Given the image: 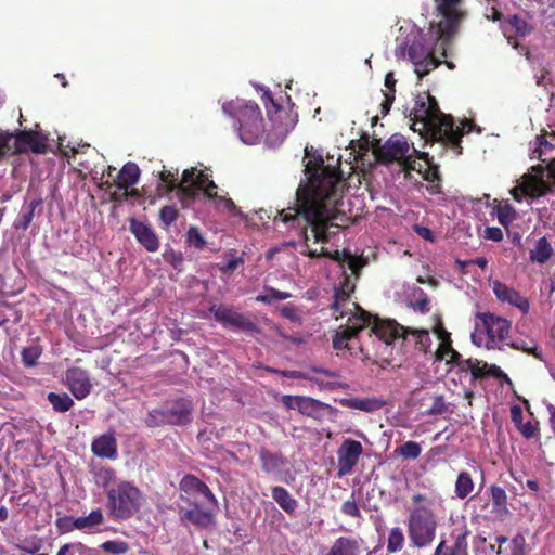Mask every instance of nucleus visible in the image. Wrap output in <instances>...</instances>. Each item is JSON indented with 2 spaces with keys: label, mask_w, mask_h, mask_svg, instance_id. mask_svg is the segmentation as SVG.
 I'll list each match as a JSON object with an SVG mask.
<instances>
[{
  "label": "nucleus",
  "mask_w": 555,
  "mask_h": 555,
  "mask_svg": "<svg viewBox=\"0 0 555 555\" xmlns=\"http://www.w3.org/2000/svg\"><path fill=\"white\" fill-rule=\"evenodd\" d=\"M313 147L306 146L305 175L307 182L300 183L296 191L293 206L278 210L274 222H282L287 229L299 232L308 241V228L314 242L326 243L331 240L332 227L337 216L344 192V181L340 171L324 165L323 157L312 153Z\"/></svg>",
  "instance_id": "nucleus-1"
},
{
  "label": "nucleus",
  "mask_w": 555,
  "mask_h": 555,
  "mask_svg": "<svg viewBox=\"0 0 555 555\" xmlns=\"http://www.w3.org/2000/svg\"><path fill=\"white\" fill-rule=\"evenodd\" d=\"M357 312L348 319V324L340 326L333 338V348L336 350L351 349L348 341L353 339L361 331L370 326L369 334L376 335L386 345H391L399 338L406 339L409 327H404L395 320H383L363 310L352 302Z\"/></svg>",
  "instance_id": "nucleus-2"
},
{
  "label": "nucleus",
  "mask_w": 555,
  "mask_h": 555,
  "mask_svg": "<svg viewBox=\"0 0 555 555\" xmlns=\"http://www.w3.org/2000/svg\"><path fill=\"white\" fill-rule=\"evenodd\" d=\"M412 128L421 124L422 129L438 142H449L459 146V133L454 131V120L451 115L443 114L435 96L429 92L418 93L414 99V107L410 113Z\"/></svg>",
  "instance_id": "nucleus-3"
},
{
  "label": "nucleus",
  "mask_w": 555,
  "mask_h": 555,
  "mask_svg": "<svg viewBox=\"0 0 555 555\" xmlns=\"http://www.w3.org/2000/svg\"><path fill=\"white\" fill-rule=\"evenodd\" d=\"M222 112L235 120L234 127L245 144H256L263 131L261 111L255 102L235 99L223 103Z\"/></svg>",
  "instance_id": "nucleus-4"
},
{
  "label": "nucleus",
  "mask_w": 555,
  "mask_h": 555,
  "mask_svg": "<svg viewBox=\"0 0 555 555\" xmlns=\"http://www.w3.org/2000/svg\"><path fill=\"white\" fill-rule=\"evenodd\" d=\"M428 35H430V42L427 41L422 33L409 35L405 41L398 44L395 50L397 60L405 59L408 55L409 60L414 64V72L420 79L440 65V61L435 56L433 47V41L437 42L438 40L435 39L430 31ZM440 41L442 44H446L442 40Z\"/></svg>",
  "instance_id": "nucleus-5"
},
{
  "label": "nucleus",
  "mask_w": 555,
  "mask_h": 555,
  "mask_svg": "<svg viewBox=\"0 0 555 555\" xmlns=\"http://www.w3.org/2000/svg\"><path fill=\"white\" fill-rule=\"evenodd\" d=\"M479 323L476 325V334L473 335V341L477 346L483 345L488 350H502L505 345H509L507 339L511 332V322L502 317L490 312L477 313Z\"/></svg>",
  "instance_id": "nucleus-6"
},
{
  "label": "nucleus",
  "mask_w": 555,
  "mask_h": 555,
  "mask_svg": "<svg viewBox=\"0 0 555 555\" xmlns=\"http://www.w3.org/2000/svg\"><path fill=\"white\" fill-rule=\"evenodd\" d=\"M410 545L417 550L429 547L436 539L438 519L434 511L425 506L411 509L406 518Z\"/></svg>",
  "instance_id": "nucleus-7"
},
{
  "label": "nucleus",
  "mask_w": 555,
  "mask_h": 555,
  "mask_svg": "<svg viewBox=\"0 0 555 555\" xmlns=\"http://www.w3.org/2000/svg\"><path fill=\"white\" fill-rule=\"evenodd\" d=\"M142 493L130 481H120L107 490L108 514L114 520H127L140 511Z\"/></svg>",
  "instance_id": "nucleus-8"
},
{
  "label": "nucleus",
  "mask_w": 555,
  "mask_h": 555,
  "mask_svg": "<svg viewBox=\"0 0 555 555\" xmlns=\"http://www.w3.org/2000/svg\"><path fill=\"white\" fill-rule=\"evenodd\" d=\"M440 21L430 24V33L436 40L450 41L466 17L462 9L463 0H434Z\"/></svg>",
  "instance_id": "nucleus-9"
},
{
  "label": "nucleus",
  "mask_w": 555,
  "mask_h": 555,
  "mask_svg": "<svg viewBox=\"0 0 555 555\" xmlns=\"http://www.w3.org/2000/svg\"><path fill=\"white\" fill-rule=\"evenodd\" d=\"M376 144L374 154L378 163L388 165L397 162L408 171L422 172L421 163L411 158V146L402 134H392L383 145H379V140H376Z\"/></svg>",
  "instance_id": "nucleus-10"
},
{
  "label": "nucleus",
  "mask_w": 555,
  "mask_h": 555,
  "mask_svg": "<svg viewBox=\"0 0 555 555\" xmlns=\"http://www.w3.org/2000/svg\"><path fill=\"white\" fill-rule=\"evenodd\" d=\"M209 176L195 167L184 169L180 180L179 203L182 209L193 208L201 197L202 189L209 181Z\"/></svg>",
  "instance_id": "nucleus-11"
},
{
  "label": "nucleus",
  "mask_w": 555,
  "mask_h": 555,
  "mask_svg": "<svg viewBox=\"0 0 555 555\" xmlns=\"http://www.w3.org/2000/svg\"><path fill=\"white\" fill-rule=\"evenodd\" d=\"M533 173H528L522 177L521 186H516L511 190V194L518 203L522 201L524 195L532 198H538L546 195L552 191V185L545 179V170L543 167H533Z\"/></svg>",
  "instance_id": "nucleus-12"
},
{
  "label": "nucleus",
  "mask_w": 555,
  "mask_h": 555,
  "mask_svg": "<svg viewBox=\"0 0 555 555\" xmlns=\"http://www.w3.org/2000/svg\"><path fill=\"white\" fill-rule=\"evenodd\" d=\"M13 150L12 155H22L29 152L46 154L48 152V137L33 129L16 130L11 132Z\"/></svg>",
  "instance_id": "nucleus-13"
},
{
  "label": "nucleus",
  "mask_w": 555,
  "mask_h": 555,
  "mask_svg": "<svg viewBox=\"0 0 555 555\" xmlns=\"http://www.w3.org/2000/svg\"><path fill=\"white\" fill-rule=\"evenodd\" d=\"M209 311L214 314L215 320L223 326H231L246 333H260L256 323L231 306L214 305Z\"/></svg>",
  "instance_id": "nucleus-14"
},
{
  "label": "nucleus",
  "mask_w": 555,
  "mask_h": 555,
  "mask_svg": "<svg viewBox=\"0 0 555 555\" xmlns=\"http://www.w3.org/2000/svg\"><path fill=\"white\" fill-rule=\"evenodd\" d=\"M470 534L465 522L455 525L450 532V543L441 539L433 555H469L467 538Z\"/></svg>",
  "instance_id": "nucleus-15"
},
{
  "label": "nucleus",
  "mask_w": 555,
  "mask_h": 555,
  "mask_svg": "<svg viewBox=\"0 0 555 555\" xmlns=\"http://www.w3.org/2000/svg\"><path fill=\"white\" fill-rule=\"evenodd\" d=\"M362 453L363 447L360 441L350 438L345 439L337 450V476L341 478L351 473Z\"/></svg>",
  "instance_id": "nucleus-16"
},
{
  "label": "nucleus",
  "mask_w": 555,
  "mask_h": 555,
  "mask_svg": "<svg viewBox=\"0 0 555 555\" xmlns=\"http://www.w3.org/2000/svg\"><path fill=\"white\" fill-rule=\"evenodd\" d=\"M281 402L288 410H297L302 415L319 420L328 404L311 397L284 395Z\"/></svg>",
  "instance_id": "nucleus-17"
},
{
  "label": "nucleus",
  "mask_w": 555,
  "mask_h": 555,
  "mask_svg": "<svg viewBox=\"0 0 555 555\" xmlns=\"http://www.w3.org/2000/svg\"><path fill=\"white\" fill-rule=\"evenodd\" d=\"M179 488L185 494V496L181 495L182 500H186L189 504L197 500L196 496H201L203 499L202 501L207 502L209 505H217V500L211 490L204 481L194 475H185L181 479Z\"/></svg>",
  "instance_id": "nucleus-18"
},
{
  "label": "nucleus",
  "mask_w": 555,
  "mask_h": 555,
  "mask_svg": "<svg viewBox=\"0 0 555 555\" xmlns=\"http://www.w3.org/2000/svg\"><path fill=\"white\" fill-rule=\"evenodd\" d=\"M65 385L77 400L87 398L93 388L88 371L81 367H69L65 372Z\"/></svg>",
  "instance_id": "nucleus-19"
},
{
  "label": "nucleus",
  "mask_w": 555,
  "mask_h": 555,
  "mask_svg": "<svg viewBox=\"0 0 555 555\" xmlns=\"http://www.w3.org/2000/svg\"><path fill=\"white\" fill-rule=\"evenodd\" d=\"M266 95L271 104L270 106L267 105V113L273 128L279 135H287L297 124L296 116H293L291 111H285L282 106L278 105L269 93H266Z\"/></svg>",
  "instance_id": "nucleus-20"
},
{
  "label": "nucleus",
  "mask_w": 555,
  "mask_h": 555,
  "mask_svg": "<svg viewBox=\"0 0 555 555\" xmlns=\"http://www.w3.org/2000/svg\"><path fill=\"white\" fill-rule=\"evenodd\" d=\"M466 371H469L473 377V380L483 379L487 377H494L502 383L507 385H512V379L509 376L502 371L500 366L496 364H488L487 362L478 359H466Z\"/></svg>",
  "instance_id": "nucleus-21"
},
{
  "label": "nucleus",
  "mask_w": 555,
  "mask_h": 555,
  "mask_svg": "<svg viewBox=\"0 0 555 555\" xmlns=\"http://www.w3.org/2000/svg\"><path fill=\"white\" fill-rule=\"evenodd\" d=\"M207 502L194 500L190 502L191 508L186 509L181 515V520L186 521L195 526L196 528L206 529L214 522V514L211 511L206 508Z\"/></svg>",
  "instance_id": "nucleus-22"
},
{
  "label": "nucleus",
  "mask_w": 555,
  "mask_h": 555,
  "mask_svg": "<svg viewBox=\"0 0 555 555\" xmlns=\"http://www.w3.org/2000/svg\"><path fill=\"white\" fill-rule=\"evenodd\" d=\"M492 291L501 302H507L518 308L524 314L529 311V301L521 296L516 289L507 286L500 281L492 282Z\"/></svg>",
  "instance_id": "nucleus-23"
},
{
  "label": "nucleus",
  "mask_w": 555,
  "mask_h": 555,
  "mask_svg": "<svg viewBox=\"0 0 555 555\" xmlns=\"http://www.w3.org/2000/svg\"><path fill=\"white\" fill-rule=\"evenodd\" d=\"M130 232L134 235L137 241L150 253H154L159 248V240L152 229L145 222L139 221L137 219L130 220L129 225Z\"/></svg>",
  "instance_id": "nucleus-24"
},
{
  "label": "nucleus",
  "mask_w": 555,
  "mask_h": 555,
  "mask_svg": "<svg viewBox=\"0 0 555 555\" xmlns=\"http://www.w3.org/2000/svg\"><path fill=\"white\" fill-rule=\"evenodd\" d=\"M354 288L356 284L349 275H345L340 286L335 288L334 302L331 306L334 310L335 319L343 318L347 314L344 307L349 304L350 295L354 292Z\"/></svg>",
  "instance_id": "nucleus-25"
},
{
  "label": "nucleus",
  "mask_w": 555,
  "mask_h": 555,
  "mask_svg": "<svg viewBox=\"0 0 555 555\" xmlns=\"http://www.w3.org/2000/svg\"><path fill=\"white\" fill-rule=\"evenodd\" d=\"M141 170L133 162L126 163L120 171L114 177L113 181H106L107 188L115 185L117 189H129L139 182Z\"/></svg>",
  "instance_id": "nucleus-26"
},
{
  "label": "nucleus",
  "mask_w": 555,
  "mask_h": 555,
  "mask_svg": "<svg viewBox=\"0 0 555 555\" xmlns=\"http://www.w3.org/2000/svg\"><path fill=\"white\" fill-rule=\"evenodd\" d=\"M164 409L168 425H184L191 422L192 404L184 399H179Z\"/></svg>",
  "instance_id": "nucleus-27"
},
{
  "label": "nucleus",
  "mask_w": 555,
  "mask_h": 555,
  "mask_svg": "<svg viewBox=\"0 0 555 555\" xmlns=\"http://www.w3.org/2000/svg\"><path fill=\"white\" fill-rule=\"evenodd\" d=\"M42 198L36 197L30 201H25L24 205L22 206L17 217L15 218L13 222V228L15 230H22L26 231L33 223L36 209L41 208L42 206Z\"/></svg>",
  "instance_id": "nucleus-28"
},
{
  "label": "nucleus",
  "mask_w": 555,
  "mask_h": 555,
  "mask_svg": "<svg viewBox=\"0 0 555 555\" xmlns=\"http://www.w3.org/2000/svg\"><path fill=\"white\" fill-rule=\"evenodd\" d=\"M511 420L525 439L529 440L539 436V423L530 421L525 423L521 406H511Z\"/></svg>",
  "instance_id": "nucleus-29"
},
{
  "label": "nucleus",
  "mask_w": 555,
  "mask_h": 555,
  "mask_svg": "<svg viewBox=\"0 0 555 555\" xmlns=\"http://www.w3.org/2000/svg\"><path fill=\"white\" fill-rule=\"evenodd\" d=\"M92 452L104 459L114 460L117 457V442L113 434H103L92 441Z\"/></svg>",
  "instance_id": "nucleus-30"
},
{
  "label": "nucleus",
  "mask_w": 555,
  "mask_h": 555,
  "mask_svg": "<svg viewBox=\"0 0 555 555\" xmlns=\"http://www.w3.org/2000/svg\"><path fill=\"white\" fill-rule=\"evenodd\" d=\"M361 539L339 537L324 555H360Z\"/></svg>",
  "instance_id": "nucleus-31"
},
{
  "label": "nucleus",
  "mask_w": 555,
  "mask_h": 555,
  "mask_svg": "<svg viewBox=\"0 0 555 555\" xmlns=\"http://www.w3.org/2000/svg\"><path fill=\"white\" fill-rule=\"evenodd\" d=\"M258 456L262 470L268 474L274 473L287 464V460L281 452H271L264 447L259 449Z\"/></svg>",
  "instance_id": "nucleus-32"
},
{
  "label": "nucleus",
  "mask_w": 555,
  "mask_h": 555,
  "mask_svg": "<svg viewBox=\"0 0 555 555\" xmlns=\"http://www.w3.org/2000/svg\"><path fill=\"white\" fill-rule=\"evenodd\" d=\"M272 499L287 515L294 516L298 507V501L282 486H274L271 489Z\"/></svg>",
  "instance_id": "nucleus-33"
},
{
  "label": "nucleus",
  "mask_w": 555,
  "mask_h": 555,
  "mask_svg": "<svg viewBox=\"0 0 555 555\" xmlns=\"http://www.w3.org/2000/svg\"><path fill=\"white\" fill-rule=\"evenodd\" d=\"M340 404L343 406L353 409V410H360L364 412H374L383 408L384 402L376 399V398H348V399H341Z\"/></svg>",
  "instance_id": "nucleus-34"
},
{
  "label": "nucleus",
  "mask_w": 555,
  "mask_h": 555,
  "mask_svg": "<svg viewBox=\"0 0 555 555\" xmlns=\"http://www.w3.org/2000/svg\"><path fill=\"white\" fill-rule=\"evenodd\" d=\"M490 493L492 512L500 517H506L509 514L506 491L502 487L493 485L490 487Z\"/></svg>",
  "instance_id": "nucleus-35"
},
{
  "label": "nucleus",
  "mask_w": 555,
  "mask_h": 555,
  "mask_svg": "<svg viewBox=\"0 0 555 555\" xmlns=\"http://www.w3.org/2000/svg\"><path fill=\"white\" fill-rule=\"evenodd\" d=\"M409 307L420 313H428L430 311V300L428 295L420 287L412 289L409 296Z\"/></svg>",
  "instance_id": "nucleus-36"
},
{
  "label": "nucleus",
  "mask_w": 555,
  "mask_h": 555,
  "mask_svg": "<svg viewBox=\"0 0 555 555\" xmlns=\"http://www.w3.org/2000/svg\"><path fill=\"white\" fill-rule=\"evenodd\" d=\"M413 153L416 154V156L424 160V164L422 165V172H420L424 180L428 182H436L440 181V173L439 168L437 165L433 164L428 157L427 153L418 152L416 149L413 147Z\"/></svg>",
  "instance_id": "nucleus-37"
},
{
  "label": "nucleus",
  "mask_w": 555,
  "mask_h": 555,
  "mask_svg": "<svg viewBox=\"0 0 555 555\" xmlns=\"http://www.w3.org/2000/svg\"><path fill=\"white\" fill-rule=\"evenodd\" d=\"M405 545V535L403 529L400 527H392L387 537L386 550L388 554H396L401 552Z\"/></svg>",
  "instance_id": "nucleus-38"
},
{
  "label": "nucleus",
  "mask_w": 555,
  "mask_h": 555,
  "mask_svg": "<svg viewBox=\"0 0 555 555\" xmlns=\"http://www.w3.org/2000/svg\"><path fill=\"white\" fill-rule=\"evenodd\" d=\"M474 488H475V485H474L472 475L466 470H462L457 475V478L455 481L454 492H455L456 496L461 500H464L474 491Z\"/></svg>",
  "instance_id": "nucleus-39"
},
{
  "label": "nucleus",
  "mask_w": 555,
  "mask_h": 555,
  "mask_svg": "<svg viewBox=\"0 0 555 555\" xmlns=\"http://www.w3.org/2000/svg\"><path fill=\"white\" fill-rule=\"evenodd\" d=\"M47 400L52 405L53 410L59 413H65L74 406V400L66 392H49Z\"/></svg>",
  "instance_id": "nucleus-40"
},
{
  "label": "nucleus",
  "mask_w": 555,
  "mask_h": 555,
  "mask_svg": "<svg viewBox=\"0 0 555 555\" xmlns=\"http://www.w3.org/2000/svg\"><path fill=\"white\" fill-rule=\"evenodd\" d=\"M553 254V248L545 237L538 240L534 249L530 251V259L534 262L544 263Z\"/></svg>",
  "instance_id": "nucleus-41"
},
{
  "label": "nucleus",
  "mask_w": 555,
  "mask_h": 555,
  "mask_svg": "<svg viewBox=\"0 0 555 555\" xmlns=\"http://www.w3.org/2000/svg\"><path fill=\"white\" fill-rule=\"evenodd\" d=\"M103 513L100 508H98L92 511L88 516L75 518V522L73 525L76 526V529L83 530L94 528L103 524Z\"/></svg>",
  "instance_id": "nucleus-42"
},
{
  "label": "nucleus",
  "mask_w": 555,
  "mask_h": 555,
  "mask_svg": "<svg viewBox=\"0 0 555 555\" xmlns=\"http://www.w3.org/2000/svg\"><path fill=\"white\" fill-rule=\"evenodd\" d=\"M495 211L499 222L507 228L516 218V210L508 201H496Z\"/></svg>",
  "instance_id": "nucleus-43"
},
{
  "label": "nucleus",
  "mask_w": 555,
  "mask_h": 555,
  "mask_svg": "<svg viewBox=\"0 0 555 555\" xmlns=\"http://www.w3.org/2000/svg\"><path fill=\"white\" fill-rule=\"evenodd\" d=\"M177 175L178 170L176 172H171L170 170H163L159 175V179L162 180L164 185H159L158 190L164 189L165 194L175 192L176 197L179 201L180 182H177Z\"/></svg>",
  "instance_id": "nucleus-44"
},
{
  "label": "nucleus",
  "mask_w": 555,
  "mask_h": 555,
  "mask_svg": "<svg viewBox=\"0 0 555 555\" xmlns=\"http://www.w3.org/2000/svg\"><path fill=\"white\" fill-rule=\"evenodd\" d=\"M335 259L340 260L339 253L336 251ZM343 264H347L348 269L351 271V275L354 276V280L359 279L361 268L364 264V261L361 257L352 256L350 253L344 251L343 258H341Z\"/></svg>",
  "instance_id": "nucleus-45"
},
{
  "label": "nucleus",
  "mask_w": 555,
  "mask_h": 555,
  "mask_svg": "<svg viewBox=\"0 0 555 555\" xmlns=\"http://www.w3.org/2000/svg\"><path fill=\"white\" fill-rule=\"evenodd\" d=\"M475 124L473 120L470 119H467V118H463L460 122V126H455L454 125V131L456 133H459V146L456 145H453L449 142H442L446 146H449L451 147L452 150H454L455 154L456 155H460L462 154V146H461V139L463 137L464 133H469L474 128H475Z\"/></svg>",
  "instance_id": "nucleus-46"
},
{
  "label": "nucleus",
  "mask_w": 555,
  "mask_h": 555,
  "mask_svg": "<svg viewBox=\"0 0 555 555\" xmlns=\"http://www.w3.org/2000/svg\"><path fill=\"white\" fill-rule=\"evenodd\" d=\"M42 353V348L35 344L23 348L21 352L22 362L26 367H33L37 364L38 359Z\"/></svg>",
  "instance_id": "nucleus-47"
},
{
  "label": "nucleus",
  "mask_w": 555,
  "mask_h": 555,
  "mask_svg": "<svg viewBox=\"0 0 555 555\" xmlns=\"http://www.w3.org/2000/svg\"><path fill=\"white\" fill-rule=\"evenodd\" d=\"M408 334L413 335L415 338V349L423 353H427L429 351L431 338L427 331L409 328Z\"/></svg>",
  "instance_id": "nucleus-48"
},
{
  "label": "nucleus",
  "mask_w": 555,
  "mask_h": 555,
  "mask_svg": "<svg viewBox=\"0 0 555 555\" xmlns=\"http://www.w3.org/2000/svg\"><path fill=\"white\" fill-rule=\"evenodd\" d=\"M186 243L189 246L194 247L197 250L205 248L207 242L196 225H191L185 234Z\"/></svg>",
  "instance_id": "nucleus-49"
},
{
  "label": "nucleus",
  "mask_w": 555,
  "mask_h": 555,
  "mask_svg": "<svg viewBox=\"0 0 555 555\" xmlns=\"http://www.w3.org/2000/svg\"><path fill=\"white\" fill-rule=\"evenodd\" d=\"M422 448L415 441H406L400 447L396 448V453L405 460H415L421 455Z\"/></svg>",
  "instance_id": "nucleus-50"
},
{
  "label": "nucleus",
  "mask_w": 555,
  "mask_h": 555,
  "mask_svg": "<svg viewBox=\"0 0 555 555\" xmlns=\"http://www.w3.org/2000/svg\"><path fill=\"white\" fill-rule=\"evenodd\" d=\"M292 297V294L288 292H282L275 289L273 287L266 288V293L262 295H258L256 300L262 304L270 305L274 300H285Z\"/></svg>",
  "instance_id": "nucleus-51"
},
{
  "label": "nucleus",
  "mask_w": 555,
  "mask_h": 555,
  "mask_svg": "<svg viewBox=\"0 0 555 555\" xmlns=\"http://www.w3.org/2000/svg\"><path fill=\"white\" fill-rule=\"evenodd\" d=\"M144 423L147 427L155 428L164 425H168L165 409H155L147 413Z\"/></svg>",
  "instance_id": "nucleus-52"
},
{
  "label": "nucleus",
  "mask_w": 555,
  "mask_h": 555,
  "mask_svg": "<svg viewBox=\"0 0 555 555\" xmlns=\"http://www.w3.org/2000/svg\"><path fill=\"white\" fill-rule=\"evenodd\" d=\"M178 217L179 210L172 205L164 206L159 210V221L164 229L169 228L173 222H176Z\"/></svg>",
  "instance_id": "nucleus-53"
},
{
  "label": "nucleus",
  "mask_w": 555,
  "mask_h": 555,
  "mask_svg": "<svg viewBox=\"0 0 555 555\" xmlns=\"http://www.w3.org/2000/svg\"><path fill=\"white\" fill-rule=\"evenodd\" d=\"M104 552L114 554V555H121L126 554L129 551V545L125 541L119 540H108L101 544L100 546Z\"/></svg>",
  "instance_id": "nucleus-54"
},
{
  "label": "nucleus",
  "mask_w": 555,
  "mask_h": 555,
  "mask_svg": "<svg viewBox=\"0 0 555 555\" xmlns=\"http://www.w3.org/2000/svg\"><path fill=\"white\" fill-rule=\"evenodd\" d=\"M13 143L10 131L0 130V163L8 156L12 155Z\"/></svg>",
  "instance_id": "nucleus-55"
},
{
  "label": "nucleus",
  "mask_w": 555,
  "mask_h": 555,
  "mask_svg": "<svg viewBox=\"0 0 555 555\" xmlns=\"http://www.w3.org/2000/svg\"><path fill=\"white\" fill-rule=\"evenodd\" d=\"M116 478V473L111 467H101L96 472V483L106 488L109 483H112Z\"/></svg>",
  "instance_id": "nucleus-56"
},
{
  "label": "nucleus",
  "mask_w": 555,
  "mask_h": 555,
  "mask_svg": "<svg viewBox=\"0 0 555 555\" xmlns=\"http://www.w3.org/2000/svg\"><path fill=\"white\" fill-rule=\"evenodd\" d=\"M538 142L539 146L533 151V154H537V157L543 163L550 162L545 155L547 151L554 150V145L544 135L538 137Z\"/></svg>",
  "instance_id": "nucleus-57"
},
{
  "label": "nucleus",
  "mask_w": 555,
  "mask_h": 555,
  "mask_svg": "<svg viewBox=\"0 0 555 555\" xmlns=\"http://www.w3.org/2000/svg\"><path fill=\"white\" fill-rule=\"evenodd\" d=\"M447 411V405L444 402V397L442 395H437L433 397V404L426 411L427 415H441Z\"/></svg>",
  "instance_id": "nucleus-58"
},
{
  "label": "nucleus",
  "mask_w": 555,
  "mask_h": 555,
  "mask_svg": "<svg viewBox=\"0 0 555 555\" xmlns=\"http://www.w3.org/2000/svg\"><path fill=\"white\" fill-rule=\"evenodd\" d=\"M266 371H268L272 374H278V375H281L283 377H288V378L311 379L308 374L300 372V371L279 370V369H274V367H266Z\"/></svg>",
  "instance_id": "nucleus-59"
},
{
  "label": "nucleus",
  "mask_w": 555,
  "mask_h": 555,
  "mask_svg": "<svg viewBox=\"0 0 555 555\" xmlns=\"http://www.w3.org/2000/svg\"><path fill=\"white\" fill-rule=\"evenodd\" d=\"M341 513L346 516H350L353 518H360L361 512L359 505L354 499L347 500L341 504Z\"/></svg>",
  "instance_id": "nucleus-60"
},
{
  "label": "nucleus",
  "mask_w": 555,
  "mask_h": 555,
  "mask_svg": "<svg viewBox=\"0 0 555 555\" xmlns=\"http://www.w3.org/2000/svg\"><path fill=\"white\" fill-rule=\"evenodd\" d=\"M216 201H217V206L218 207L223 206V208L225 210H228L229 212H231V214H233L235 216H242L243 215V212L238 209V207L235 205V203L231 198L218 195Z\"/></svg>",
  "instance_id": "nucleus-61"
},
{
  "label": "nucleus",
  "mask_w": 555,
  "mask_h": 555,
  "mask_svg": "<svg viewBox=\"0 0 555 555\" xmlns=\"http://www.w3.org/2000/svg\"><path fill=\"white\" fill-rule=\"evenodd\" d=\"M74 522L75 518L64 516L62 518H57L55 525L61 533H68L76 529V526L73 525Z\"/></svg>",
  "instance_id": "nucleus-62"
},
{
  "label": "nucleus",
  "mask_w": 555,
  "mask_h": 555,
  "mask_svg": "<svg viewBox=\"0 0 555 555\" xmlns=\"http://www.w3.org/2000/svg\"><path fill=\"white\" fill-rule=\"evenodd\" d=\"M511 26L516 30L517 34L525 36L527 33L528 24L525 20L520 18L518 15H513L509 18Z\"/></svg>",
  "instance_id": "nucleus-63"
},
{
  "label": "nucleus",
  "mask_w": 555,
  "mask_h": 555,
  "mask_svg": "<svg viewBox=\"0 0 555 555\" xmlns=\"http://www.w3.org/2000/svg\"><path fill=\"white\" fill-rule=\"evenodd\" d=\"M454 349L452 348L451 346V341L450 339L448 341H442L440 345H439V348L437 349V351L435 352V359L436 361H442L446 357H449L450 353L453 351Z\"/></svg>",
  "instance_id": "nucleus-64"
}]
</instances>
